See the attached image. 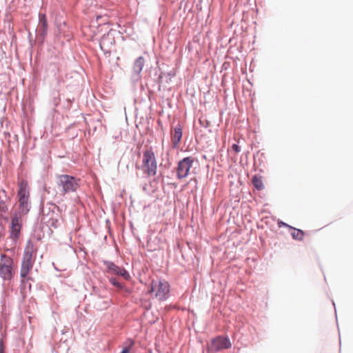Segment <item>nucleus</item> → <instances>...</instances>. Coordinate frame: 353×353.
Here are the masks:
<instances>
[{
    "mask_svg": "<svg viewBox=\"0 0 353 353\" xmlns=\"http://www.w3.org/2000/svg\"><path fill=\"white\" fill-rule=\"evenodd\" d=\"M143 168L148 175H154V153L152 149L147 150L143 154Z\"/></svg>",
    "mask_w": 353,
    "mask_h": 353,
    "instance_id": "0eeeda50",
    "label": "nucleus"
},
{
    "mask_svg": "<svg viewBox=\"0 0 353 353\" xmlns=\"http://www.w3.org/2000/svg\"><path fill=\"white\" fill-rule=\"evenodd\" d=\"M170 292V285L165 281H160L158 285V290L156 292V297L160 300L167 299Z\"/></svg>",
    "mask_w": 353,
    "mask_h": 353,
    "instance_id": "9d476101",
    "label": "nucleus"
},
{
    "mask_svg": "<svg viewBox=\"0 0 353 353\" xmlns=\"http://www.w3.org/2000/svg\"><path fill=\"white\" fill-rule=\"evenodd\" d=\"M104 265L105 266L106 272L108 274L121 276L125 280L130 279V274L123 268L119 267L110 261H104Z\"/></svg>",
    "mask_w": 353,
    "mask_h": 353,
    "instance_id": "6e6552de",
    "label": "nucleus"
},
{
    "mask_svg": "<svg viewBox=\"0 0 353 353\" xmlns=\"http://www.w3.org/2000/svg\"><path fill=\"white\" fill-rule=\"evenodd\" d=\"M37 252V248L31 241H28L24 248L20 270V276L23 283L33 268Z\"/></svg>",
    "mask_w": 353,
    "mask_h": 353,
    "instance_id": "f257e3e1",
    "label": "nucleus"
},
{
    "mask_svg": "<svg viewBox=\"0 0 353 353\" xmlns=\"http://www.w3.org/2000/svg\"><path fill=\"white\" fill-rule=\"evenodd\" d=\"M80 179L68 174H60L57 176V196H63L66 193L75 192L79 188Z\"/></svg>",
    "mask_w": 353,
    "mask_h": 353,
    "instance_id": "f03ea898",
    "label": "nucleus"
},
{
    "mask_svg": "<svg viewBox=\"0 0 353 353\" xmlns=\"http://www.w3.org/2000/svg\"><path fill=\"white\" fill-rule=\"evenodd\" d=\"M132 345H133V342L131 341L130 344L128 346H127L123 349L121 353H130V348L132 346Z\"/></svg>",
    "mask_w": 353,
    "mask_h": 353,
    "instance_id": "a211bd4d",
    "label": "nucleus"
},
{
    "mask_svg": "<svg viewBox=\"0 0 353 353\" xmlns=\"http://www.w3.org/2000/svg\"><path fill=\"white\" fill-rule=\"evenodd\" d=\"M15 274V265L13 259L3 254L0 256V277L5 281H11Z\"/></svg>",
    "mask_w": 353,
    "mask_h": 353,
    "instance_id": "39448f33",
    "label": "nucleus"
},
{
    "mask_svg": "<svg viewBox=\"0 0 353 353\" xmlns=\"http://www.w3.org/2000/svg\"><path fill=\"white\" fill-rule=\"evenodd\" d=\"M4 345L2 339H0V353H4Z\"/></svg>",
    "mask_w": 353,
    "mask_h": 353,
    "instance_id": "6ab92c4d",
    "label": "nucleus"
},
{
    "mask_svg": "<svg viewBox=\"0 0 353 353\" xmlns=\"http://www.w3.org/2000/svg\"><path fill=\"white\" fill-rule=\"evenodd\" d=\"M39 18L38 32L44 38L48 33L47 18L44 14H39Z\"/></svg>",
    "mask_w": 353,
    "mask_h": 353,
    "instance_id": "9b49d317",
    "label": "nucleus"
},
{
    "mask_svg": "<svg viewBox=\"0 0 353 353\" xmlns=\"http://www.w3.org/2000/svg\"><path fill=\"white\" fill-rule=\"evenodd\" d=\"M198 161L192 157H188L181 160L176 168V176L179 179L186 178L188 175L196 174Z\"/></svg>",
    "mask_w": 353,
    "mask_h": 353,
    "instance_id": "20e7f679",
    "label": "nucleus"
},
{
    "mask_svg": "<svg viewBox=\"0 0 353 353\" xmlns=\"http://www.w3.org/2000/svg\"><path fill=\"white\" fill-rule=\"evenodd\" d=\"M183 135L182 128L180 125H176L174 128V132L172 134V141L173 146L177 148L181 142Z\"/></svg>",
    "mask_w": 353,
    "mask_h": 353,
    "instance_id": "f8f14e48",
    "label": "nucleus"
},
{
    "mask_svg": "<svg viewBox=\"0 0 353 353\" xmlns=\"http://www.w3.org/2000/svg\"><path fill=\"white\" fill-rule=\"evenodd\" d=\"M110 282L115 287L121 289L123 285L115 278H111Z\"/></svg>",
    "mask_w": 353,
    "mask_h": 353,
    "instance_id": "f3484780",
    "label": "nucleus"
},
{
    "mask_svg": "<svg viewBox=\"0 0 353 353\" xmlns=\"http://www.w3.org/2000/svg\"><path fill=\"white\" fill-rule=\"evenodd\" d=\"M231 345L228 338L219 336L212 340L210 348L214 351H219L223 349H228Z\"/></svg>",
    "mask_w": 353,
    "mask_h": 353,
    "instance_id": "1a4fd4ad",
    "label": "nucleus"
},
{
    "mask_svg": "<svg viewBox=\"0 0 353 353\" xmlns=\"http://www.w3.org/2000/svg\"><path fill=\"white\" fill-rule=\"evenodd\" d=\"M232 148L236 152H240V148H239V145H236V144H233L232 146Z\"/></svg>",
    "mask_w": 353,
    "mask_h": 353,
    "instance_id": "aec40b11",
    "label": "nucleus"
},
{
    "mask_svg": "<svg viewBox=\"0 0 353 353\" xmlns=\"http://www.w3.org/2000/svg\"><path fill=\"white\" fill-rule=\"evenodd\" d=\"M108 40H110V44H113L114 39L112 37V35L110 33H108L107 34H104L100 41V46L102 50H103L104 48L107 47V41Z\"/></svg>",
    "mask_w": 353,
    "mask_h": 353,
    "instance_id": "2eb2a0df",
    "label": "nucleus"
},
{
    "mask_svg": "<svg viewBox=\"0 0 353 353\" xmlns=\"http://www.w3.org/2000/svg\"><path fill=\"white\" fill-rule=\"evenodd\" d=\"M22 226L23 220L21 216L15 213L11 216V221L8 227L10 233L9 238L14 243H16L19 239Z\"/></svg>",
    "mask_w": 353,
    "mask_h": 353,
    "instance_id": "423d86ee",
    "label": "nucleus"
},
{
    "mask_svg": "<svg viewBox=\"0 0 353 353\" xmlns=\"http://www.w3.org/2000/svg\"><path fill=\"white\" fill-rule=\"evenodd\" d=\"M252 184L255 188L258 190H263L264 188L263 178L261 176L255 175L253 176L252 180Z\"/></svg>",
    "mask_w": 353,
    "mask_h": 353,
    "instance_id": "ddd939ff",
    "label": "nucleus"
},
{
    "mask_svg": "<svg viewBox=\"0 0 353 353\" xmlns=\"http://www.w3.org/2000/svg\"><path fill=\"white\" fill-rule=\"evenodd\" d=\"M17 197L19 210L18 214L21 216L28 214L30 208V192L28 183L25 180L21 181L19 183Z\"/></svg>",
    "mask_w": 353,
    "mask_h": 353,
    "instance_id": "7ed1b4c3",
    "label": "nucleus"
},
{
    "mask_svg": "<svg viewBox=\"0 0 353 353\" xmlns=\"http://www.w3.org/2000/svg\"><path fill=\"white\" fill-rule=\"evenodd\" d=\"M144 65V59L141 57H139L136 61H134V65H133V70L136 74H139L141 71L142 70V68Z\"/></svg>",
    "mask_w": 353,
    "mask_h": 353,
    "instance_id": "4468645a",
    "label": "nucleus"
},
{
    "mask_svg": "<svg viewBox=\"0 0 353 353\" xmlns=\"http://www.w3.org/2000/svg\"><path fill=\"white\" fill-rule=\"evenodd\" d=\"M291 234L293 237V239L299 241H301L304 238V232L301 230L292 228V231L291 232Z\"/></svg>",
    "mask_w": 353,
    "mask_h": 353,
    "instance_id": "dca6fc26",
    "label": "nucleus"
}]
</instances>
